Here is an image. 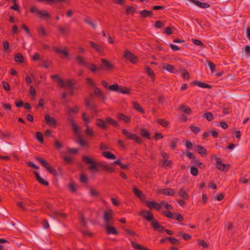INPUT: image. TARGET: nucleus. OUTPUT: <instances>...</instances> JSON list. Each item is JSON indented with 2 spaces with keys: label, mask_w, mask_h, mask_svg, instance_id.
<instances>
[{
  "label": "nucleus",
  "mask_w": 250,
  "mask_h": 250,
  "mask_svg": "<svg viewBox=\"0 0 250 250\" xmlns=\"http://www.w3.org/2000/svg\"><path fill=\"white\" fill-rule=\"evenodd\" d=\"M59 32L62 35H68L70 32V29L68 25L65 26L58 25L57 26Z\"/></svg>",
  "instance_id": "nucleus-13"
},
{
  "label": "nucleus",
  "mask_w": 250,
  "mask_h": 250,
  "mask_svg": "<svg viewBox=\"0 0 250 250\" xmlns=\"http://www.w3.org/2000/svg\"><path fill=\"white\" fill-rule=\"evenodd\" d=\"M102 155L108 159L115 160L116 159V156L114 154L109 151L103 152Z\"/></svg>",
  "instance_id": "nucleus-33"
},
{
  "label": "nucleus",
  "mask_w": 250,
  "mask_h": 250,
  "mask_svg": "<svg viewBox=\"0 0 250 250\" xmlns=\"http://www.w3.org/2000/svg\"><path fill=\"white\" fill-rule=\"evenodd\" d=\"M45 120L47 125L55 126L57 125V121L54 118H51L49 115L45 116Z\"/></svg>",
  "instance_id": "nucleus-16"
},
{
  "label": "nucleus",
  "mask_w": 250,
  "mask_h": 250,
  "mask_svg": "<svg viewBox=\"0 0 250 250\" xmlns=\"http://www.w3.org/2000/svg\"><path fill=\"white\" fill-rule=\"evenodd\" d=\"M140 134L142 137L147 139H150V133L145 128H142L140 130Z\"/></svg>",
  "instance_id": "nucleus-29"
},
{
  "label": "nucleus",
  "mask_w": 250,
  "mask_h": 250,
  "mask_svg": "<svg viewBox=\"0 0 250 250\" xmlns=\"http://www.w3.org/2000/svg\"><path fill=\"white\" fill-rule=\"evenodd\" d=\"M191 163L194 165H196L201 168H204L205 167V165L201 162H200L198 159H194L192 162Z\"/></svg>",
  "instance_id": "nucleus-44"
},
{
  "label": "nucleus",
  "mask_w": 250,
  "mask_h": 250,
  "mask_svg": "<svg viewBox=\"0 0 250 250\" xmlns=\"http://www.w3.org/2000/svg\"><path fill=\"white\" fill-rule=\"evenodd\" d=\"M158 193H162L165 195L169 196H173L175 192L173 189L170 188H166L164 189H160L158 191Z\"/></svg>",
  "instance_id": "nucleus-20"
},
{
  "label": "nucleus",
  "mask_w": 250,
  "mask_h": 250,
  "mask_svg": "<svg viewBox=\"0 0 250 250\" xmlns=\"http://www.w3.org/2000/svg\"><path fill=\"white\" fill-rule=\"evenodd\" d=\"M192 84L195 85H197L202 88H208L209 89H211L212 88V86L211 85L197 81L192 82Z\"/></svg>",
  "instance_id": "nucleus-22"
},
{
  "label": "nucleus",
  "mask_w": 250,
  "mask_h": 250,
  "mask_svg": "<svg viewBox=\"0 0 250 250\" xmlns=\"http://www.w3.org/2000/svg\"><path fill=\"white\" fill-rule=\"evenodd\" d=\"M118 118L120 120L124 121L126 123H129L130 122V118L124 114L119 113L118 115Z\"/></svg>",
  "instance_id": "nucleus-30"
},
{
  "label": "nucleus",
  "mask_w": 250,
  "mask_h": 250,
  "mask_svg": "<svg viewBox=\"0 0 250 250\" xmlns=\"http://www.w3.org/2000/svg\"><path fill=\"white\" fill-rule=\"evenodd\" d=\"M85 67L92 72H95L97 71L101 70L100 67H96L94 63H91L90 65H89V63H88V66Z\"/></svg>",
  "instance_id": "nucleus-38"
},
{
  "label": "nucleus",
  "mask_w": 250,
  "mask_h": 250,
  "mask_svg": "<svg viewBox=\"0 0 250 250\" xmlns=\"http://www.w3.org/2000/svg\"><path fill=\"white\" fill-rule=\"evenodd\" d=\"M75 60L79 65H84L85 67L88 66V62L85 61L83 57L80 56H77Z\"/></svg>",
  "instance_id": "nucleus-24"
},
{
  "label": "nucleus",
  "mask_w": 250,
  "mask_h": 250,
  "mask_svg": "<svg viewBox=\"0 0 250 250\" xmlns=\"http://www.w3.org/2000/svg\"><path fill=\"white\" fill-rule=\"evenodd\" d=\"M2 83L3 87L6 91L7 92L10 90V86L8 83L3 81Z\"/></svg>",
  "instance_id": "nucleus-62"
},
{
  "label": "nucleus",
  "mask_w": 250,
  "mask_h": 250,
  "mask_svg": "<svg viewBox=\"0 0 250 250\" xmlns=\"http://www.w3.org/2000/svg\"><path fill=\"white\" fill-rule=\"evenodd\" d=\"M36 159L39 161L41 164L50 173L57 175L58 174L57 173L56 170L53 169L50 165L43 159L37 157Z\"/></svg>",
  "instance_id": "nucleus-5"
},
{
  "label": "nucleus",
  "mask_w": 250,
  "mask_h": 250,
  "mask_svg": "<svg viewBox=\"0 0 250 250\" xmlns=\"http://www.w3.org/2000/svg\"><path fill=\"white\" fill-rule=\"evenodd\" d=\"M222 109L223 111V114L225 115L229 114L230 113L231 109L229 106H225V105L222 106Z\"/></svg>",
  "instance_id": "nucleus-58"
},
{
  "label": "nucleus",
  "mask_w": 250,
  "mask_h": 250,
  "mask_svg": "<svg viewBox=\"0 0 250 250\" xmlns=\"http://www.w3.org/2000/svg\"><path fill=\"white\" fill-rule=\"evenodd\" d=\"M53 50L56 53L61 54L64 57H67L69 55L68 52H67L66 48L62 50L58 47H54Z\"/></svg>",
  "instance_id": "nucleus-28"
},
{
  "label": "nucleus",
  "mask_w": 250,
  "mask_h": 250,
  "mask_svg": "<svg viewBox=\"0 0 250 250\" xmlns=\"http://www.w3.org/2000/svg\"><path fill=\"white\" fill-rule=\"evenodd\" d=\"M167 240H168L172 244L175 245H179L180 244V242L179 241V240L175 239L173 237H167Z\"/></svg>",
  "instance_id": "nucleus-48"
},
{
  "label": "nucleus",
  "mask_w": 250,
  "mask_h": 250,
  "mask_svg": "<svg viewBox=\"0 0 250 250\" xmlns=\"http://www.w3.org/2000/svg\"><path fill=\"white\" fill-rule=\"evenodd\" d=\"M136 12L135 7L131 6H127L125 10L126 14L128 15L130 14H133Z\"/></svg>",
  "instance_id": "nucleus-45"
},
{
  "label": "nucleus",
  "mask_w": 250,
  "mask_h": 250,
  "mask_svg": "<svg viewBox=\"0 0 250 250\" xmlns=\"http://www.w3.org/2000/svg\"><path fill=\"white\" fill-rule=\"evenodd\" d=\"M178 196L183 198L184 200H188L189 196L184 187L180 188L178 192Z\"/></svg>",
  "instance_id": "nucleus-17"
},
{
  "label": "nucleus",
  "mask_w": 250,
  "mask_h": 250,
  "mask_svg": "<svg viewBox=\"0 0 250 250\" xmlns=\"http://www.w3.org/2000/svg\"><path fill=\"white\" fill-rule=\"evenodd\" d=\"M146 204L150 209L155 208L157 210H159L161 208V205L154 201H147Z\"/></svg>",
  "instance_id": "nucleus-14"
},
{
  "label": "nucleus",
  "mask_w": 250,
  "mask_h": 250,
  "mask_svg": "<svg viewBox=\"0 0 250 250\" xmlns=\"http://www.w3.org/2000/svg\"><path fill=\"white\" fill-rule=\"evenodd\" d=\"M113 211L111 209H108L104 213L103 219L105 225L110 224V222L113 220Z\"/></svg>",
  "instance_id": "nucleus-7"
},
{
  "label": "nucleus",
  "mask_w": 250,
  "mask_h": 250,
  "mask_svg": "<svg viewBox=\"0 0 250 250\" xmlns=\"http://www.w3.org/2000/svg\"><path fill=\"white\" fill-rule=\"evenodd\" d=\"M94 93L101 100L106 99V96L98 87H95Z\"/></svg>",
  "instance_id": "nucleus-18"
},
{
  "label": "nucleus",
  "mask_w": 250,
  "mask_h": 250,
  "mask_svg": "<svg viewBox=\"0 0 250 250\" xmlns=\"http://www.w3.org/2000/svg\"><path fill=\"white\" fill-rule=\"evenodd\" d=\"M132 191L133 193L138 198H139L141 200H143V198H145V196L143 194V192L141 190H139L138 188L134 187L133 188Z\"/></svg>",
  "instance_id": "nucleus-26"
},
{
  "label": "nucleus",
  "mask_w": 250,
  "mask_h": 250,
  "mask_svg": "<svg viewBox=\"0 0 250 250\" xmlns=\"http://www.w3.org/2000/svg\"><path fill=\"white\" fill-rule=\"evenodd\" d=\"M39 35L41 36H46L47 34L43 27H41L38 30Z\"/></svg>",
  "instance_id": "nucleus-61"
},
{
  "label": "nucleus",
  "mask_w": 250,
  "mask_h": 250,
  "mask_svg": "<svg viewBox=\"0 0 250 250\" xmlns=\"http://www.w3.org/2000/svg\"><path fill=\"white\" fill-rule=\"evenodd\" d=\"M123 56L126 60L133 63H136L138 61L137 57L128 50L124 51Z\"/></svg>",
  "instance_id": "nucleus-8"
},
{
  "label": "nucleus",
  "mask_w": 250,
  "mask_h": 250,
  "mask_svg": "<svg viewBox=\"0 0 250 250\" xmlns=\"http://www.w3.org/2000/svg\"><path fill=\"white\" fill-rule=\"evenodd\" d=\"M14 61L18 63H22L24 62V59L22 55L19 53L15 55Z\"/></svg>",
  "instance_id": "nucleus-36"
},
{
  "label": "nucleus",
  "mask_w": 250,
  "mask_h": 250,
  "mask_svg": "<svg viewBox=\"0 0 250 250\" xmlns=\"http://www.w3.org/2000/svg\"><path fill=\"white\" fill-rule=\"evenodd\" d=\"M179 142V139L177 138H174L172 140L171 144H170V147L171 148L174 150L176 147H177V144Z\"/></svg>",
  "instance_id": "nucleus-50"
},
{
  "label": "nucleus",
  "mask_w": 250,
  "mask_h": 250,
  "mask_svg": "<svg viewBox=\"0 0 250 250\" xmlns=\"http://www.w3.org/2000/svg\"><path fill=\"white\" fill-rule=\"evenodd\" d=\"M151 225L153 229L160 233H162L165 230V228L162 226L159 222L154 219L151 222Z\"/></svg>",
  "instance_id": "nucleus-10"
},
{
  "label": "nucleus",
  "mask_w": 250,
  "mask_h": 250,
  "mask_svg": "<svg viewBox=\"0 0 250 250\" xmlns=\"http://www.w3.org/2000/svg\"><path fill=\"white\" fill-rule=\"evenodd\" d=\"M108 89L111 91L117 92L119 93L129 94L130 93L129 89L126 87L119 86L117 83L109 85Z\"/></svg>",
  "instance_id": "nucleus-4"
},
{
  "label": "nucleus",
  "mask_w": 250,
  "mask_h": 250,
  "mask_svg": "<svg viewBox=\"0 0 250 250\" xmlns=\"http://www.w3.org/2000/svg\"><path fill=\"white\" fill-rule=\"evenodd\" d=\"M123 134L126 137L127 139L134 141L138 144H141L143 143L142 139L137 136L136 134L129 132L127 130L124 128L122 130Z\"/></svg>",
  "instance_id": "nucleus-2"
},
{
  "label": "nucleus",
  "mask_w": 250,
  "mask_h": 250,
  "mask_svg": "<svg viewBox=\"0 0 250 250\" xmlns=\"http://www.w3.org/2000/svg\"><path fill=\"white\" fill-rule=\"evenodd\" d=\"M190 173L191 174L194 176H196L198 174V169L197 167H192L190 168Z\"/></svg>",
  "instance_id": "nucleus-56"
},
{
  "label": "nucleus",
  "mask_w": 250,
  "mask_h": 250,
  "mask_svg": "<svg viewBox=\"0 0 250 250\" xmlns=\"http://www.w3.org/2000/svg\"><path fill=\"white\" fill-rule=\"evenodd\" d=\"M36 138L40 142L43 143V139L42 133L41 132H36Z\"/></svg>",
  "instance_id": "nucleus-57"
},
{
  "label": "nucleus",
  "mask_w": 250,
  "mask_h": 250,
  "mask_svg": "<svg viewBox=\"0 0 250 250\" xmlns=\"http://www.w3.org/2000/svg\"><path fill=\"white\" fill-rule=\"evenodd\" d=\"M133 107L134 109H135L137 111L141 113L144 112V109L141 107L140 105L138 103L134 102L133 103Z\"/></svg>",
  "instance_id": "nucleus-53"
},
{
  "label": "nucleus",
  "mask_w": 250,
  "mask_h": 250,
  "mask_svg": "<svg viewBox=\"0 0 250 250\" xmlns=\"http://www.w3.org/2000/svg\"><path fill=\"white\" fill-rule=\"evenodd\" d=\"M86 129L85 130V133L86 135L93 137L95 136V133L93 130L89 127L87 125H86Z\"/></svg>",
  "instance_id": "nucleus-42"
},
{
  "label": "nucleus",
  "mask_w": 250,
  "mask_h": 250,
  "mask_svg": "<svg viewBox=\"0 0 250 250\" xmlns=\"http://www.w3.org/2000/svg\"><path fill=\"white\" fill-rule=\"evenodd\" d=\"M189 0L190 1L193 2V3H194L197 6H198L201 8H209L210 6V4L208 3L201 2L197 0Z\"/></svg>",
  "instance_id": "nucleus-19"
},
{
  "label": "nucleus",
  "mask_w": 250,
  "mask_h": 250,
  "mask_svg": "<svg viewBox=\"0 0 250 250\" xmlns=\"http://www.w3.org/2000/svg\"><path fill=\"white\" fill-rule=\"evenodd\" d=\"M88 180V178L87 176L81 174L80 175V181L82 183H86Z\"/></svg>",
  "instance_id": "nucleus-60"
},
{
  "label": "nucleus",
  "mask_w": 250,
  "mask_h": 250,
  "mask_svg": "<svg viewBox=\"0 0 250 250\" xmlns=\"http://www.w3.org/2000/svg\"><path fill=\"white\" fill-rule=\"evenodd\" d=\"M195 150L202 156H206L207 155V151L206 148L201 145L195 146Z\"/></svg>",
  "instance_id": "nucleus-21"
},
{
  "label": "nucleus",
  "mask_w": 250,
  "mask_h": 250,
  "mask_svg": "<svg viewBox=\"0 0 250 250\" xmlns=\"http://www.w3.org/2000/svg\"><path fill=\"white\" fill-rule=\"evenodd\" d=\"M84 103L85 106L86 107H89L91 110L95 111V112L96 111V108H97L96 106L94 104H91L89 102V100L88 99L86 98L84 99Z\"/></svg>",
  "instance_id": "nucleus-31"
},
{
  "label": "nucleus",
  "mask_w": 250,
  "mask_h": 250,
  "mask_svg": "<svg viewBox=\"0 0 250 250\" xmlns=\"http://www.w3.org/2000/svg\"><path fill=\"white\" fill-rule=\"evenodd\" d=\"M106 226V233L107 234H114L117 235L118 234V232L116 229L114 227H111L109 226V224H107Z\"/></svg>",
  "instance_id": "nucleus-23"
},
{
  "label": "nucleus",
  "mask_w": 250,
  "mask_h": 250,
  "mask_svg": "<svg viewBox=\"0 0 250 250\" xmlns=\"http://www.w3.org/2000/svg\"><path fill=\"white\" fill-rule=\"evenodd\" d=\"M180 71L182 72L183 77L184 79H188L189 78V74L186 69L181 68Z\"/></svg>",
  "instance_id": "nucleus-52"
},
{
  "label": "nucleus",
  "mask_w": 250,
  "mask_h": 250,
  "mask_svg": "<svg viewBox=\"0 0 250 250\" xmlns=\"http://www.w3.org/2000/svg\"><path fill=\"white\" fill-rule=\"evenodd\" d=\"M203 116L208 121H211L213 119V115L211 112H206L204 114Z\"/></svg>",
  "instance_id": "nucleus-51"
},
{
  "label": "nucleus",
  "mask_w": 250,
  "mask_h": 250,
  "mask_svg": "<svg viewBox=\"0 0 250 250\" xmlns=\"http://www.w3.org/2000/svg\"><path fill=\"white\" fill-rule=\"evenodd\" d=\"M101 60L103 64V65H101L100 66L101 70L104 69L105 70H108L114 68V66L105 59L102 58Z\"/></svg>",
  "instance_id": "nucleus-11"
},
{
  "label": "nucleus",
  "mask_w": 250,
  "mask_h": 250,
  "mask_svg": "<svg viewBox=\"0 0 250 250\" xmlns=\"http://www.w3.org/2000/svg\"><path fill=\"white\" fill-rule=\"evenodd\" d=\"M105 122L106 124L107 123L110 124L114 127H118L119 124L117 122L114 120H113L112 118L110 117H107L105 119Z\"/></svg>",
  "instance_id": "nucleus-35"
},
{
  "label": "nucleus",
  "mask_w": 250,
  "mask_h": 250,
  "mask_svg": "<svg viewBox=\"0 0 250 250\" xmlns=\"http://www.w3.org/2000/svg\"><path fill=\"white\" fill-rule=\"evenodd\" d=\"M140 14V18L141 19H145L147 17H153L152 10H143L139 12Z\"/></svg>",
  "instance_id": "nucleus-15"
},
{
  "label": "nucleus",
  "mask_w": 250,
  "mask_h": 250,
  "mask_svg": "<svg viewBox=\"0 0 250 250\" xmlns=\"http://www.w3.org/2000/svg\"><path fill=\"white\" fill-rule=\"evenodd\" d=\"M163 69L171 73H175L176 70L174 65L167 63L163 64Z\"/></svg>",
  "instance_id": "nucleus-27"
},
{
  "label": "nucleus",
  "mask_w": 250,
  "mask_h": 250,
  "mask_svg": "<svg viewBox=\"0 0 250 250\" xmlns=\"http://www.w3.org/2000/svg\"><path fill=\"white\" fill-rule=\"evenodd\" d=\"M96 125L103 130H106L108 128V125L106 124L105 120L104 121L101 119H97L96 120Z\"/></svg>",
  "instance_id": "nucleus-12"
},
{
  "label": "nucleus",
  "mask_w": 250,
  "mask_h": 250,
  "mask_svg": "<svg viewBox=\"0 0 250 250\" xmlns=\"http://www.w3.org/2000/svg\"><path fill=\"white\" fill-rule=\"evenodd\" d=\"M82 160L86 164H90L87 169L92 172H98L100 170V168L98 167L97 163L93 161L91 158L87 156H83L82 157Z\"/></svg>",
  "instance_id": "nucleus-1"
},
{
  "label": "nucleus",
  "mask_w": 250,
  "mask_h": 250,
  "mask_svg": "<svg viewBox=\"0 0 250 250\" xmlns=\"http://www.w3.org/2000/svg\"><path fill=\"white\" fill-rule=\"evenodd\" d=\"M131 245H132V247L135 250H141L142 246H141L139 244H138V243H137L136 242L133 241H131Z\"/></svg>",
  "instance_id": "nucleus-55"
},
{
  "label": "nucleus",
  "mask_w": 250,
  "mask_h": 250,
  "mask_svg": "<svg viewBox=\"0 0 250 250\" xmlns=\"http://www.w3.org/2000/svg\"><path fill=\"white\" fill-rule=\"evenodd\" d=\"M89 194L90 195L93 197H98L99 196V192L94 189V188H90L89 190Z\"/></svg>",
  "instance_id": "nucleus-54"
},
{
  "label": "nucleus",
  "mask_w": 250,
  "mask_h": 250,
  "mask_svg": "<svg viewBox=\"0 0 250 250\" xmlns=\"http://www.w3.org/2000/svg\"><path fill=\"white\" fill-rule=\"evenodd\" d=\"M89 43L91 47L95 49L97 52L99 53H102L103 52V49L102 47L98 45L97 44L95 43L92 41H89Z\"/></svg>",
  "instance_id": "nucleus-32"
},
{
  "label": "nucleus",
  "mask_w": 250,
  "mask_h": 250,
  "mask_svg": "<svg viewBox=\"0 0 250 250\" xmlns=\"http://www.w3.org/2000/svg\"><path fill=\"white\" fill-rule=\"evenodd\" d=\"M76 81L75 79H68L66 80L65 84L66 86H69V89L73 88L74 85L76 84Z\"/></svg>",
  "instance_id": "nucleus-37"
},
{
  "label": "nucleus",
  "mask_w": 250,
  "mask_h": 250,
  "mask_svg": "<svg viewBox=\"0 0 250 250\" xmlns=\"http://www.w3.org/2000/svg\"><path fill=\"white\" fill-rule=\"evenodd\" d=\"M69 190L72 192H76L77 189L75 188V185L74 183H70L68 186Z\"/></svg>",
  "instance_id": "nucleus-64"
},
{
  "label": "nucleus",
  "mask_w": 250,
  "mask_h": 250,
  "mask_svg": "<svg viewBox=\"0 0 250 250\" xmlns=\"http://www.w3.org/2000/svg\"><path fill=\"white\" fill-rule=\"evenodd\" d=\"M157 122L159 124L165 127H167L168 125V122L164 119H157Z\"/></svg>",
  "instance_id": "nucleus-49"
},
{
  "label": "nucleus",
  "mask_w": 250,
  "mask_h": 250,
  "mask_svg": "<svg viewBox=\"0 0 250 250\" xmlns=\"http://www.w3.org/2000/svg\"><path fill=\"white\" fill-rule=\"evenodd\" d=\"M79 111V108L77 105H75L72 108H68L66 112L69 116H72L73 114L78 113Z\"/></svg>",
  "instance_id": "nucleus-25"
},
{
  "label": "nucleus",
  "mask_w": 250,
  "mask_h": 250,
  "mask_svg": "<svg viewBox=\"0 0 250 250\" xmlns=\"http://www.w3.org/2000/svg\"><path fill=\"white\" fill-rule=\"evenodd\" d=\"M216 160V167L220 170L228 171L230 168V165L228 164H223L221 159L216 156H214Z\"/></svg>",
  "instance_id": "nucleus-6"
},
{
  "label": "nucleus",
  "mask_w": 250,
  "mask_h": 250,
  "mask_svg": "<svg viewBox=\"0 0 250 250\" xmlns=\"http://www.w3.org/2000/svg\"><path fill=\"white\" fill-rule=\"evenodd\" d=\"M77 143L82 146H88V143L85 141L81 136H79L77 138Z\"/></svg>",
  "instance_id": "nucleus-39"
},
{
  "label": "nucleus",
  "mask_w": 250,
  "mask_h": 250,
  "mask_svg": "<svg viewBox=\"0 0 250 250\" xmlns=\"http://www.w3.org/2000/svg\"><path fill=\"white\" fill-rule=\"evenodd\" d=\"M139 214L145 219L148 222L151 221V222L155 219L151 211L146 210H142Z\"/></svg>",
  "instance_id": "nucleus-9"
},
{
  "label": "nucleus",
  "mask_w": 250,
  "mask_h": 250,
  "mask_svg": "<svg viewBox=\"0 0 250 250\" xmlns=\"http://www.w3.org/2000/svg\"><path fill=\"white\" fill-rule=\"evenodd\" d=\"M179 109L184 112L188 114H190L191 113V109L190 108L184 105H181L179 106Z\"/></svg>",
  "instance_id": "nucleus-43"
},
{
  "label": "nucleus",
  "mask_w": 250,
  "mask_h": 250,
  "mask_svg": "<svg viewBox=\"0 0 250 250\" xmlns=\"http://www.w3.org/2000/svg\"><path fill=\"white\" fill-rule=\"evenodd\" d=\"M123 134L126 137L127 139L134 141L138 144H141L143 143L142 139L137 136L136 134L129 132L127 130L124 128L122 130Z\"/></svg>",
  "instance_id": "nucleus-3"
},
{
  "label": "nucleus",
  "mask_w": 250,
  "mask_h": 250,
  "mask_svg": "<svg viewBox=\"0 0 250 250\" xmlns=\"http://www.w3.org/2000/svg\"><path fill=\"white\" fill-rule=\"evenodd\" d=\"M56 82L60 85L61 87L62 88L65 87V83L61 78L59 77V78L57 79Z\"/></svg>",
  "instance_id": "nucleus-59"
},
{
  "label": "nucleus",
  "mask_w": 250,
  "mask_h": 250,
  "mask_svg": "<svg viewBox=\"0 0 250 250\" xmlns=\"http://www.w3.org/2000/svg\"><path fill=\"white\" fill-rule=\"evenodd\" d=\"M178 236H181L185 240L188 241L191 239V236L188 234L185 233L183 231L179 232L178 234Z\"/></svg>",
  "instance_id": "nucleus-41"
},
{
  "label": "nucleus",
  "mask_w": 250,
  "mask_h": 250,
  "mask_svg": "<svg viewBox=\"0 0 250 250\" xmlns=\"http://www.w3.org/2000/svg\"><path fill=\"white\" fill-rule=\"evenodd\" d=\"M189 128L192 131V132H193L195 134H197L199 133L201 131V128L200 127L195 126L193 125H191L189 126Z\"/></svg>",
  "instance_id": "nucleus-47"
},
{
  "label": "nucleus",
  "mask_w": 250,
  "mask_h": 250,
  "mask_svg": "<svg viewBox=\"0 0 250 250\" xmlns=\"http://www.w3.org/2000/svg\"><path fill=\"white\" fill-rule=\"evenodd\" d=\"M146 72L147 73V74L151 78H153L155 77V74L154 72L152 70L151 68L149 66L145 67Z\"/></svg>",
  "instance_id": "nucleus-46"
},
{
  "label": "nucleus",
  "mask_w": 250,
  "mask_h": 250,
  "mask_svg": "<svg viewBox=\"0 0 250 250\" xmlns=\"http://www.w3.org/2000/svg\"><path fill=\"white\" fill-rule=\"evenodd\" d=\"M164 25L163 22L161 21H157L155 22L154 26L157 28H161Z\"/></svg>",
  "instance_id": "nucleus-63"
},
{
  "label": "nucleus",
  "mask_w": 250,
  "mask_h": 250,
  "mask_svg": "<svg viewBox=\"0 0 250 250\" xmlns=\"http://www.w3.org/2000/svg\"><path fill=\"white\" fill-rule=\"evenodd\" d=\"M162 167H170L172 164V161L167 159H162L161 160Z\"/></svg>",
  "instance_id": "nucleus-40"
},
{
  "label": "nucleus",
  "mask_w": 250,
  "mask_h": 250,
  "mask_svg": "<svg viewBox=\"0 0 250 250\" xmlns=\"http://www.w3.org/2000/svg\"><path fill=\"white\" fill-rule=\"evenodd\" d=\"M38 16L40 18H45L47 20L50 18V15L46 10H41L39 12Z\"/></svg>",
  "instance_id": "nucleus-34"
}]
</instances>
